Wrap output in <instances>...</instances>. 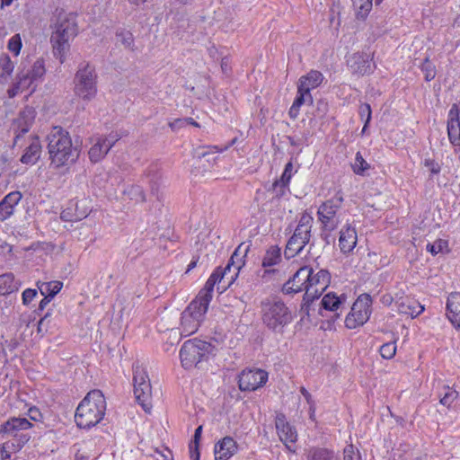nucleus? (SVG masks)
<instances>
[{
    "instance_id": "6e6d98bb",
    "label": "nucleus",
    "mask_w": 460,
    "mask_h": 460,
    "mask_svg": "<svg viewBox=\"0 0 460 460\" xmlns=\"http://www.w3.org/2000/svg\"><path fill=\"white\" fill-rule=\"evenodd\" d=\"M44 297L40 300V304H39V306H38V309H37V314H40V312H42L46 306L51 302V300L53 298H50L48 296L46 295H42Z\"/></svg>"
},
{
    "instance_id": "e2e57ef3",
    "label": "nucleus",
    "mask_w": 460,
    "mask_h": 460,
    "mask_svg": "<svg viewBox=\"0 0 460 460\" xmlns=\"http://www.w3.org/2000/svg\"><path fill=\"white\" fill-rule=\"evenodd\" d=\"M185 124L191 125L195 128H200V124L194 120L192 118H185Z\"/></svg>"
},
{
    "instance_id": "0e129e2a",
    "label": "nucleus",
    "mask_w": 460,
    "mask_h": 460,
    "mask_svg": "<svg viewBox=\"0 0 460 460\" xmlns=\"http://www.w3.org/2000/svg\"><path fill=\"white\" fill-rule=\"evenodd\" d=\"M130 190H135L137 193H138L141 200L145 199L144 192H143L142 189L139 186H131Z\"/></svg>"
},
{
    "instance_id": "ea45409f",
    "label": "nucleus",
    "mask_w": 460,
    "mask_h": 460,
    "mask_svg": "<svg viewBox=\"0 0 460 460\" xmlns=\"http://www.w3.org/2000/svg\"><path fill=\"white\" fill-rule=\"evenodd\" d=\"M420 68L421 72L424 75L425 81L430 82V81H432L435 78V76L437 75L436 66L429 60V58H426L423 60V62L420 65Z\"/></svg>"
},
{
    "instance_id": "680f3d73",
    "label": "nucleus",
    "mask_w": 460,
    "mask_h": 460,
    "mask_svg": "<svg viewBox=\"0 0 460 460\" xmlns=\"http://www.w3.org/2000/svg\"><path fill=\"white\" fill-rule=\"evenodd\" d=\"M75 460H90V457L84 452L77 450L75 453Z\"/></svg>"
},
{
    "instance_id": "7ed1b4c3",
    "label": "nucleus",
    "mask_w": 460,
    "mask_h": 460,
    "mask_svg": "<svg viewBox=\"0 0 460 460\" xmlns=\"http://www.w3.org/2000/svg\"><path fill=\"white\" fill-rule=\"evenodd\" d=\"M107 408L106 399L101 390L94 389L87 393L78 404L75 421L80 429H91L104 418Z\"/></svg>"
},
{
    "instance_id": "5fc2aeb1",
    "label": "nucleus",
    "mask_w": 460,
    "mask_h": 460,
    "mask_svg": "<svg viewBox=\"0 0 460 460\" xmlns=\"http://www.w3.org/2000/svg\"><path fill=\"white\" fill-rule=\"evenodd\" d=\"M168 125L172 131H176L184 127L185 120L183 119H175L174 120L170 121Z\"/></svg>"
},
{
    "instance_id": "e433bc0d",
    "label": "nucleus",
    "mask_w": 460,
    "mask_h": 460,
    "mask_svg": "<svg viewBox=\"0 0 460 460\" xmlns=\"http://www.w3.org/2000/svg\"><path fill=\"white\" fill-rule=\"evenodd\" d=\"M370 168V164L364 159L362 154L356 153L354 164H351L353 172L357 175H364L365 172Z\"/></svg>"
},
{
    "instance_id": "423d86ee",
    "label": "nucleus",
    "mask_w": 460,
    "mask_h": 460,
    "mask_svg": "<svg viewBox=\"0 0 460 460\" xmlns=\"http://www.w3.org/2000/svg\"><path fill=\"white\" fill-rule=\"evenodd\" d=\"M323 80V73L315 69H311L298 79L296 96L288 111L291 119L297 118L302 105L305 103L312 105L314 103L311 91L318 88Z\"/></svg>"
},
{
    "instance_id": "13d9d810",
    "label": "nucleus",
    "mask_w": 460,
    "mask_h": 460,
    "mask_svg": "<svg viewBox=\"0 0 460 460\" xmlns=\"http://www.w3.org/2000/svg\"><path fill=\"white\" fill-rule=\"evenodd\" d=\"M202 434V426H199L194 432L193 440L191 443L193 444H199L200 438Z\"/></svg>"
},
{
    "instance_id": "bf43d9fd",
    "label": "nucleus",
    "mask_w": 460,
    "mask_h": 460,
    "mask_svg": "<svg viewBox=\"0 0 460 460\" xmlns=\"http://www.w3.org/2000/svg\"><path fill=\"white\" fill-rule=\"evenodd\" d=\"M119 36H123L122 42L127 46H130V44L133 42L132 34L128 31L121 33Z\"/></svg>"
},
{
    "instance_id": "20e7f679",
    "label": "nucleus",
    "mask_w": 460,
    "mask_h": 460,
    "mask_svg": "<svg viewBox=\"0 0 460 460\" xmlns=\"http://www.w3.org/2000/svg\"><path fill=\"white\" fill-rule=\"evenodd\" d=\"M78 34L75 18L66 15L63 12L58 14V22L50 36L53 55L61 64L66 61V54L70 49V41Z\"/></svg>"
},
{
    "instance_id": "09e8293b",
    "label": "nucleus",
    "mask_w": 460,
    "mask_h": 460,
    "mask_svg": "<svg viewBox=\"0 0 460 460\" xmlns=\"http://www.w3.org/2000/svg\"><path fill=\"white\" fill-rule=\"evenodd\" d=\"M292 176H293V164H292V162H288V164H286L284 171L279 180H280V181H285V182L290 184Z\"/></svg>"
},
{
    "instance_id": "4c0bfd02",
    "label": "nucleus",
    "mask_w": 460,
    "mask_h": 460,
    "mask_svg": "<svg viewBox=\"0 0 460 460\" xmlns=\"http://www.w3.org/2000/svg\"><path fill=\"white\" fill-rule=\"evenodd\" d=\"M458 396L459 393L456 389L447 385L445 386V393L443 396L440 397L439 402L447 409H450Z\"/></svg>"
},
{
    "instance_id": "49530a36",
    "label": "nucleus",
    "mask_w": 460,
    "mask_h": 460,
    "mask_svg": "<svg viewBox=\"0 0 460 460\" xmlns=\"http://www.w3.org/2000/svg\"><path fill=\"white\" fill-rule=\"evenodd\" d=\"M460 109L457 104H453L448 111L447 124H460Z\"/></svg>"
},
{
    "instance_id": "412c9836",
    "label": "nucleus",
    "mask_w": 460,
    "mask_h": 460,
    "mask_svg": "<svg viewBox=\"0 0 460 460\" xmlns=\"http://www.w3.org/2000/svg\"><path fill=\"white\" fill-rule=\"evenodd\" d=\"M275 425L279 439L289 451L295 452V449L292 448V445L297 440L296 429L287 421L286 416L283 413L277 414Z\"/></svg>"
},
{
    "instance_id": "774afa93",
    "label": "nucleus",
    "mask_w": 460,
    "mask_h": 460,
    "mask_svg": "<svg viewBox=\"0 0 460 460\" xmlns=\"http://www.w3.org/2000/svg\"><path fill=\"white\" fill-rule=\"evenodd\" d=\"M197 262H198V260H192V261L190 262V264L188 265V270H187V271H190V270H191L193 268H195V267H196V265H197Z\"/></svg>"
},
{
    "instance_id": "4468645a",
    "label": "nucleus",
    "mask_w": 460,
    "mask_h": 460,
    "mask_svg": "<svg viewBox=\"0 0 460 460\" xmlns=\"http://www.w3.org/2000/svg\"><path fill=\"white\" fill-rule=\"evenodd\" d=\"M371 305L372 299L369 295H360L345 318V326L348 329H356L366 323L371 314Z\"/></svg>"
},
{
    "instance_id": "bb28decb",
    "label": "nucleus",
    "mask_w": 460,
    "mask_h": 460,
    "mask_svg": "<svg viewBox=\"0 0 460 460\" xmlns=\"http://www.w3.org/2000/svg\"><path fill=\"white\" fill-rule=\"evenodd\" d=\"M394 306L399 314L411 318L417 317L424 311V306L420 302L408 296L398 298L394 302Z\"/></svg>"
},
{
    "instance_id": "473e14b6",
    "label": "nucleus",
    "mask_w": 460,
    "mask_h": 460,
    "mask_svg": "<svg viewBox=\"0 0 460 460\" xmlns=\"http://www.w3.org/2000/svg\"><path fill=\"white\" fill-rule=\"evenodd\" d=\"M14 70V64L7 54L0 56V84L6 83Z\"/></svg>"
},
{
    "instance_id": "37998d69",
    "label": "nucleus",
    "mask_w": 460,
    "mask_h": 460,
    "mask_svg": "<svg viewBox=\"0 0 460 460\" xmlns=\"http://www.w3.org/2000/svg\"><path fill=\"white\" fill-rule=\"evenodd\" d=\"M396 350H397L396 342L392 341V342H386V343L383 344L379 349V353L383 358L392 359L395 356Z\"/></svg>"
},
{
    "instance_id": "b1692460",
    "label": "nucleus",
    "mask_w": 460,
    "mask_h": 460,
    "mask_svg": "<svg viewBox=\"0 0 460 460\" xmlns=\"http://www.w3.org/2000/svg\"><path fill=\"white\" fill-rule=\"evenodd\" d=\"M446 316L452 327L460 332V292L448 295L446 303Z\"/></svg>"
},
{
    "instance_id": "c756f323",
    "label": "nucleus",
    "mask_w": 460,
    "mask_h": 460,
    "mask_svg": "<svg viewBox=\"0 0 460 460\" xmlns=\"http://www.w3.org/2000/svg\"><path fill=\"white\" fill-rule=\"evenodd\" d=\"M358 21H366L373 7V0H351Z\"/></svg>"
},
{
    "instance_id": "6e6552de",
    "label": "nucleus",
    "mask_w": 460,
    "mask_h": 460,
    "mask_svg": "<svg viewBox=\"0 0 460 460\" xmlns=\"http://www.w3.org/2000/svg\"><path fill=\"white\" fill-rule=\"evenodd\" d=\"M261 320L270 330H281L293 320L292 313L285 303L277 297L261 302Z\"/></svg>"
},
{
    "instance_id": "39448f33",
    "label": "nucleus",
    "mask_w": 460,
    "mask_h": 460,
    "mask_svg": "<svg viewBox=\"0 0 460 460\" xmlns=\"http://www.w3.org/2000/svg\"><path fill=\"white\" fill-rule=\"evenodd\" d=\"M243 265V256L241 255L239 246L234 252L225 268L217 267L213 270L195 298L209 305L213 297L215 285L225 278L230 279L229 283H231L237 277Z\"/></svg>"
},
{
    "instance_id": "9b49d317",
    "label": "nucleus",
    "mask_w": 460,
    "mask_h": 460,
    "mask_svg": "<svg viewBox=\"0 0 460 460\" xmlns=\"http://www.w3.org/2000/svg\"><path fill=\"white\" fill-rule=\"evenodd\" d=\"M344 202L343 193L338 190L336 194L323 202L317 210L319 222L324 231L332 232L339 226L341 221L338 217V211Z\"/></svg>"
},
{
    "instance_id": "2eb2a0df",
    "label": "nucleus",
    "mask_w": 460,
    "mask_h": 460,
    "mask_svg": "<svg viewBox=\"0 0 460 460\" xmlns=\"http://www.w3.org/2000/svg\"><path fill=\"white\" fill-rule=\"evenodd\" d=\"M75 92L83 100H92L97 93L96 75L89 65L80 68L75 75Z\"/></svg>"
},
{
    "instance_id": "cd10ccee",
    "label": "nucleus",
    "mask_w": 460,
    "mask_h": 460,
    "mask_svg": "<svg viewBox=\"0 0 460 460\" xmlns=\"http://www.w3.org/2000/svg\"><path fill=\"white\" fill-rule=\"evenodd\" d=\"M358 234L354 227L349 225L344 226L340 231L339 247L342 253L349 254L356 247Z\"/></svg>"
},
{
    "instance_id": "c9c22d12",
    "label": "nucleus",
    "mask_w": 460,
    "mask_h": 460,
    "mask_svg": "<svg viewBox=\"0 0 460 460\" xmlns=\"http://www.w3.org/2000/svg\"><path fill=\"white\" fill-rule=\"evenodd\" d=\"M447 137L456 152L460 151V124H447Z\"/></svg>"
},
{
    "instance_id": "1a4fd4ad",
    "label": "nucleus",
    "mask_w": 460,
    "mask_h": 460,
    "mask_svg": "<svg viewBox=\"0 0 460 460\" xmlns=\"http://www.w3.org/2000/svg\"><path fill=\"white\" fill-rule=\"evenodd\" d=\"M314 217L308 211H304L298 220V224L291 237L288 239L284 254L287 259H291L299 254L311 238V230Z\"/></svg>"
},
{
    "instance_id": "f704fd0d",
    "label": "nucleus",
    "mask_w": 460,
    "mask_h": 460,
    "mask_svg": "<svg viewBox=\"0 0 460 460\" xmlns=\"http://www.w3.org/2000/svg\"><path fill=\"white\" fill-rule=\"evenodd\" d=\"M281 260V251L278 246H271L267 251L262 260L264 268L277 265Z\"/></svg>"
},
{
    "instance_id": "f257e3e1",
    "label": "nucleus",
    "mask_w": 460,
    "mask_h": 460,
    "mask_svg": "<svg viewBox=\"0 0 460 460\" xmlns=\"http://www.w3.org/2000/svg\"><path fill=\"white\" fill-rule=\"evenodd\" d=\"M49 164L54 169L77 162L81 150L74 146L70 133L61 126H54L46 137Z\"/></svg>"
},
{
    "instance_id": "603ef678",
    "label": "nucleus",
    "mask_w": 460,
    "mask_h": 460,
    "mask_svg": "<svg viewBox=\"0 0 460 460\" xmlns=\"http://www.w3.org/2000/svg\"><path fill=\"white\" fill-rule=\"evenodd\" d=\"M237 141V138H234L233 140H231V142H229L227 145L224 146H210V148L213 150V152H217V153H223L226 150H228L231 146H233Z\"/></svg>"
},
{
    "instance_id": "4d7b16f0",
    "label": "nucleus",
    "mask_w": 460,
    "mask_h": 460,
    "mask_svg": "<svg viewBox=\"0 0 460 460\" xmlns=\"http://www.w3.org/2000/svg\"><path fill=\"white\" fill-rule=\"evenodd\" d=\"M300 393L304 396V398L306 400L307 403H309L311 405V409L314 411V409H313L314 402H313L311 394L304 386H302L300 388Z\"/></svg>"
},
{
    "instance_id": "0eeeda50",
    "label": "nucleus",
    "mask_w": 460,
    "mask_h": 460,
    "mask_svg": "<svg viewBox=\"0 0 460 460\" xmlns=\"http://www.w3.org/2000/svg\"><path fill=\"white\" fill-rule=\"evenodd\" d=\"M215 350L210 342L197 338L186 341L180 349V359L184 369L199 367L203 362H208Z\"/></svg>"
},
{
    "instance_id": "a18cd8bd",
    "label": "nucleus",
    "mask_w": 460,
    "mask_h": 460,
    "mask_svg": "<svg viewBox=\"0 0 460 460\" xmlns=\"http://www.w3.org/2000/svg\"><path fill=\"white\" fill-rule=\"evenodd\" d=\"M343 460H362L360 453L352 444L347 445L343 449Z\"/></svg>"
},
{
    "instance_id": "a211bd4d",
    "label": "nucleus",
    "mask_w": 460,
    "mask_h": 460,
    "mask_svg": "<svg viewBox=\"0 0 460 460\" xmlns=\"http://www.w3.org/2000/svg\"><path fill=\"white\" fill-rule=\"evenodd\" d=\"M117 133H111L108 136H99L92 139L93 146L88 150L89 160L92 164L101 162L115 143L119 139Z\"/></svg>"
},
{
    "instance_id": "f3484780",
    "label": "nucleus",
    "mask_w": 460,
    "mask_h": 460,
    "mask_svg": "<svg viewBox=\"0 0 460 460\" xmlns=\"http://www.w3.org/2000/svg\"><path fill=\"white\" fill-rule=\"evenodd\" d=\"M330 282L331 274L327 270H320L316 273H314L313 269L310 268V277L307 282L306 296H304V300L309 303L319 298L328 288Z\"/></svg>"
},
{
    "instance_id": "aec40b11",
    "label": "nucleus",
    "mask_w": 460,
    "mask_h": 460,
    "mask_svg": "<svg viewBox=\"0 0 460 460\" xmlns=\"http://www.w3.org/2000/svg\"><path fill=\"white\" fill-rule=\"evenodd\" d=\"M310 277V267H301L282 287L285 294H294L304 291L306 296L307 282Z\"/></svg>"
},
{
    "instance_id": "c03bdc74",
    "label": "nucleus",
    "mask_w": 460,
    "mask_h": 460,
    "mask_svg": "<svg viewBox=\"0 0 460 460\" xmlns=\"http://www.w3.org/2000/svg\"><path fill=\"white\" fill-rule=\"evenodd\" d=\"M22 47V42L21 35L19 33L14 34L13 36H12L9 39L8 43H7V49L15 57H17L20 54Z\"/></svg>"
},
{
    "instance_id": "58836bf2",
    "label": "nucleus",
    "mask_w": 460,
    "mask_h": 460,
    "mask_svg": "<svg viewBox=\"0 0 460 460\" xmlns=\"http://www.w3.org/2000/svg\"><path fill=\"white\" fill-rule=\"evenodd\" d=\"M426 249L432 255H437L440 252H448V241L445 239H438L433 243H429Z\"/></svg>"
},
{
    "instance_id": "338daca9",
    "label": "nucleus",
    "mask_w": 460,
    "mask_h": 460,
    "mask_svg": "<svg viewBox=\"0 0 460 460\" xmlns=\"http://www.w3.org/2000/svg\"><path fill=\"white\" fill-rule=\"evenodd\" d=\"M146 0H128V2L131 4H134V5H140L142 4H144Z\"/></svg>"
},
{
    "instance_id": "052dcab7",
    "label": "nucleus",
    "mask_w": 460,
    "mask_h": 460,
    "mask_svg": "<svg viewBox=\"0 0 460 460\" xmlns=\"http://www.w3.org/2000/svg\"><path fill=\"white\" fill-rule=\"evenodd\" d=\"M220 66L223 73L225 74H227L231 70V67L229 66V60L227 58H222Z\"/></svg>"
},
{
    "instance_id": "a878e982",
    "label": "nucleus",
    "mask_w": 460,
    "mask_h": 460,
    "mask_svg": "<svg viewBox=\"0 0 460 460\" xmlns=\"http://www.w3.org/2000/svg\"><path fill=\"white\" fill-rule=\"evenodd\" d=\"M22 199L20 190H13L6 194L0 201V222H4L11 218L15 212L16 207Z\"/></svg>"
},
{
    "instance_id": "72a5a7b5",
    "label": "nucleus",
    "mask_w": 460,
    "mask_h": 460,
    "mask_svg": "<svg viewBox=\"0 0 460 460\" xmlns=\"http://www.w3.org/2000/svg\"><path fill=\"white\" fill-rule=\"evenodd\" d=\"M18 289L13 273L0 275V295L11 294Z\"/></svg>"
},
{
    "instance_id": "864d4df0",
    "label": "nucleus",
    "mask_w": 460,
    "mask_h": 460,
    "mask_svg": "<svg viewBox=\"0 0 460 460\" xmlns=\"http://www.w3.org/2000/svg\"><path fill=\"white\" fill-rule=\"evenodd\" d=\"M156 460H173L172 453L169 449L164 451H157Z\"/></svg>"
},
{
    "instance_id": "2f4dec72",
    "label": "nucleus",
    "mask_w": 460,
    "mask_h": 460,
    "mask_svg": "<svg viewBox=\"0 0 460 460\" xmlns=\"http://www.w3.org/2000/svg\"><path fill=\"white\" fill-rule=\"evenodd\" d=\"M345 301V295L338 296L334 292H329L323 297L322 305L326 310L335 312Z\"/></svg>"
},
{
    "instance_id": "8fccbe9b",
    "label": "nucleus",
    "mask_w": 460,
    "mask_h": 460,
    "mask_svg": "<svg viewBox=\"0 0 460 460\" xmlns=\"http://www.w3.org/2000/svg\"><path fill=\"white\" fill-rule=\"evenodd\" d=\"M424 165L429 170L431 174H438L441 171L440 164L432 158L425 159Z\"/></svg>"
},
{
    "instance_id": "f03ea898",
    "label": "nucleus",
    "mask_w": 460,
    "mask_h": 460,
    "mask_svg": "<svg viewBox=\"0 0 460 460\" xmlns=\"http://www.w3.org/2000/svg\"><path fill=\"white\" fill-rule=\"evenodd\" d=\"M33 424L26 418H9L0 424V460H9L30 441L29 430Z\"/></svg>"
},
{
    "instance_id": "3c124183",
    "label": "nucleus",
    "mask_w": 460,
    "mask_h": 460,
    "mask_svg": "<svg viewBox=\"0 0 460 460\" xmlns=\"http://www.w3.org/2000/svg\"><path fill=\"white\" fill-rule=\"evenodd\" d=\"M190 456L192 460H199V444L190 443Z\"/></svg>"
},
{
    "instance_id": "79ce46f5",
    "label": "nucleus",
    "mask_w": 460,
    "mask_h": 460,
    "mask_svg": "<svg viewBox=\"0 0 460 460\" xmlns=\"http://www.w3.org/2000/svg\"><path fill=\"white\" fill-rule=\"evenodd\" d=\"M358 114L362 120H364V126L362 128V134H364L369 125L372 118L371 106L368 103H362L358 108Z\"/></svg>"
},
{
    "instance_id": "f8f14e48",
    "label": "nucleus",
    "mask_w": 460,
    "mask_h": 460,
    "mask_svg": "<svg viewBox=\"0 0 460 460\" xmlns=\"http://www.w3.org/2000/svg\"><path fill=\"white\" fill-rule=\"evenodd\" d=\"M133 385L137 402L146 411H149L151 409V383L147 372L139 365L133 366Z\"/></svg>"
},
{
    "instance_id": "393cba45",
    "label": "nucleus",
    "mask_w": 460,
    "mask_h": 460,
    "mask_svg": "<svg viewBox=\"0 0 460 460\" xmlns=\"http://www.w3.org/2000/svg\"><path fill=\"white\" fill-rule=\"evenodd\" d=\"M373 57H369L367 54L363 52L354 53L348 60V65L351 68L354 74L358 75H365L373 72L372 64Z\"/></svg>"
},
{
    "instance_id": "9d476101",
    "label": "nucleus",
    "mask_w": 460,
    "mask_h": 460,
    "mask_svg": "<svg viewBox=\"0 0 460 460\" xmlns=\"http://www.w3.org/2000/svg\"><path fill=\"white\" fill-rule=\"evenodd\" d=\"M208 309V305L196 298L189 304L181 316L180 334L181 337H188L197 332L205 319Z\"/></svg>"
},
{
    "instance_id": "7c9ffc66",
    "label": "nucleus",
    "mask_w": 460,
    "mask_h": 460,
    "mask_svg": "<svg viewBox=\"0 0 460 460\" xmlns=\"http://www.w3.org/2000/svg\"><path fill=\"white\" fill-rule=\"evenodd\" d=\"M36 285L41 295H46L50 298H54L63 288V282L60 280H51L49 282L39 280Z\"/></svg>"
},
{
    "instance_id": "de8ad7c7",
    "label": "nucleus",
    "mask_w": 460,
    "mask_h": 460,
    "mask_svg": "<svg viewBox=\"0 0 460 460\" xmlns=\"http://www.w3.org/2000/svg\"><path fill=\"white\" fill-rule=\"evenodd\" d=\"M37 290L34 288H26L22 294V304L28 305L37 296Z\"/></svg>"
},
{
    "instance_id": "dca6fc26",
    "label": "nucleus",
    "mask_w": 460,
    "mask_h": 460,
    "mask_svg": "<svg viewBox=\"0 0 460 460\" xmlns=\"http://www.w3.org/2000/svg\"><path fill=\"white\" fill-rule=\"evenodd\" d=\"M268 379L267 371L261 368H247L240 373L238 386L241 391L253 392L264 386Z\"/></svg>"
},
{
    "instance_id": "6ab92c4d",
    "label": "nucleus",
    "mask_w": 460,
    "mask_h": 460,
    "mask_svg": "<svg viewBox=\"0 0 460 460\" xmlns=\"http://www.w3.org/2000/svg\"><path fill=\"white\" fill-rule=\"evenodd\" d=\"M36 111L33 107L26 106L19 113L18 116L13 120L11 129L14 136V144L18 143L19 138L29 132L32 127L35 118Z\"/></svg>"
},
{
    "instance_id": "5701e85b",
    "label": "nucleus",
    "mask_w": 460,
    "mask_h": 460,
    "mask_svg": "<svg viewBox=\"0 0 460 460\" xmlns=\"http://www.w3.org/2000/svg\"><path fill=\"white\" fill-rule=\"evenodd\" d=\"M239 446L230 436L219 439L214 446L215 460H229L237 454Z\"/></svg>"
},
{
    "instance_id": "69168bd1",
    "label": "nucleus",
    "mask_w": 460,
    "mask_h": 460,
    "mask_svg": "<svg viewBox=\"0 0 460 460\" xmlns=\"http://www.w3.org/2000/svg\"><path fill=\"white\" fill-rule=\"evenodd\" d=\"M50 315H51V312H48V313H46V314H45L43 317H41V318H40V321H39V323H38V329H39V331H40L41 326L43 325L44 322H45V321H46V319H47L48 317H49Z\"/></svg>"
},
{
    "instance_id": "ddd939ff",
    "label": "nucleus",
    "mask_w": 460,
    "mask_h": 460,
    "mask_svg": "<svg viewBox=\"0 0 460 460\" xmlns=\"http://www.w3.org/2000/svg\"><path fill=\"white\" fill-rule=\"evenodd\" d=\"M45 73L44 60L42 58L37 59L27 74L17 75L15 82L7 90L8 97L14 98L18 93L30 89L34 82L43 78Z\"/></svg>"
},
{
    "instance_id": "4be33fe9",
    "label": "nucleus",
    "mask_w": 460,
    "mask_h": 460,
    "mask_svg": "<svg viewBox=\"0 0 460 460\" xmlns=\"http://www.w3.org/2000/svg\"><path fill=\"white\" fill-rule=\"evenodd\" d=\"M41 154L42 146L39 136L31 135L27 140V145L20 157V162L25 165H34L40 159Z\"/></svg>"
},
{
    "instance_id": "c85d7f7f",
    "label": "nucleus",
    "mask_w": 460,
    "mask_h": 460,
    "mask_svg": "<svg viewBox=\"0 0 460 460\" xmlns=\"http://www.w3.org/2000/svg\"><path fill=\"white\" fill-rule=\"evenodd\" d=\"M307 460H339L337 454L330 448L313 447L307 450Z\"/></svg>"
},
{
    "instance_id": "a19ab883",
    "label": "nucleus",
    "mask_w": 460,
    "mask_h": 460,
    "mask_svg": "<svg viewBox=\"0 0 460 460\" xmlns=\"http://www.w3.org/2000/svg\"><path fill=\"white\" fill-rule=\"evenodd\" d=\"M271 191L274 194V198L279 199L289 192V184L285 181H280V180L277 179L272 183Z\"/></svg>"
}]
</instances>
